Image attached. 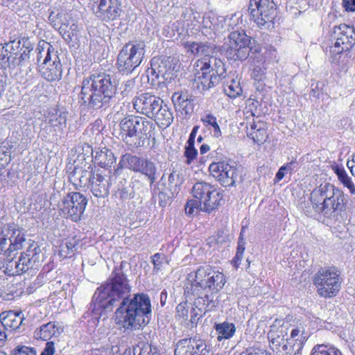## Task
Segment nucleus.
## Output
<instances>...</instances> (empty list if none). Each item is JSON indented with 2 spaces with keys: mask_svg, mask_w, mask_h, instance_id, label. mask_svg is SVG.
<instances>
[{
  "mask_svg": "<svg viewBox=\"0 0 355 355\" xmlns=\"http://www.w3.org/2000/svg\"><path fill=\"white\" fill-rule=\"evenodd\" d=\"M12 355H36V352L26 346L17 347L14 349Z\"/></svg>",
  "mask_w": 355,
  "mask_h": 355,
  "instance_id": "obj_52",
  "label": "nucleus"
},
{
  "mask_svg": "<svg viewBox=\"0 0 355 355\" xmlns=\"http://www.w3.org/2000/svg\"><path fill=\"white\" fill-rule=\"evenodd\" d=\"M21 51L19 53V57L12 60V68H15L17 66H25L26 62H28L30 53L33 50V45L29 38H21Z\"/></svg>",
  "mask_w": 355,
  "mask_h": 355,
  "instance_id": "obj_32",
  "label": "nucleus"
},
{
  "mask_svg": "<svg viewBox=\"0 0 355 355\" xmlns=\"http://www.w3.org/2000/svg\"><path fill=\"white\" fill-rule=\"evenodd\" d=\"M198 130H199V126L198 125H195L193 128V129L191 130V132L189 135V139H188L187 143H189L190 144H195V139H196V135H197V133L198 132Z\"/></svg>",
  "mask_w": 355,
  "mask_h": 355,
  "instance_id": "obj_57",
  "label": "nucleus"
},
{
  "mask_svg": "<svg viewBox=\"0 0 355 355\" xmlns=\"http://www.w3.org/2000/svg\"><path fill=\"white\" fill-rule=\"evenodd\" d=\"M287 328L284 327L282 320L276 319L270 326V330L268 333V337L270 342V346L273 351L284 352L288 355L291 350L289 338H285L287 336Z\"/></svg>",
  "mask_w": 355,
  "mask_h": 355,
  "instance_id": "obj_18",
  "label": "nucleus"
},
{
  "mask_svg": "<svg viewBox=\"0 0 355 355\" xmlns=\"http://www.w3.org/2000/svg\"><path fill=\"white\" fill-rule=\"evenodd\" d=\"M131 288L120 268H116L112 278L107 284L98 287L93 296V311L97 314L99 310L115 311L116 324L121 325L127 331L142 329L149 323L151 317V304L146 294H136L129 298Z\"/></svg>",
  "mask_w": 355,
  "mask_h": 355,
  "instance_id": "obj_1",
  "label": "nucleus"
},
{
  "mask_svg": "<svg viewBox=\"0 0 355 355\" xmlns=\"http://www.w3.org/2000/svg\"><path fill=\"white\" fill-rule=\"evenodd\" d=\"M11 228L12 223L5 224L0 228V253H3L8 257L11 256L10 239L14 234Z\"/></svg>",
  "mask_w": 355,
  "mask_h": 355,
  "instance_id": "obj_33",
  "label": "nucleus"
},
{
  "mask_svg": "<svg viewBox=\"0 0 355 355\" xmlns=\"http://www.w3.org/2000/svg\"><path fill=\"white\" fill-rule=\"evenodd\" d=\"M225 275L209 265L200 266L187 275L184 293L197 296L191 313V322L196 324L200 318L218 305L215 294L225 285Z\"/></svg>",
  "mask_w": 355,
  "mask_h": 355,
  "instance_id": "obj_2",
  "label": "nucleus"
},
{
  "mask_svg": "<svg viewBox=\"0 0 355 355\" xmlns=\"http://www.w3.org/2000/svg\"><path fill=\"white\" fill-rule=\"evenodd\" d=\"M343 5L346 11H355V0H343Z\"/></svg>",
  "mask_w": 355,
  "mask_h": 355,
  "instance_id": "obj_56",
  "label": "nucleus"
},
{
  "mask_svg": "<svg viewBox=\"0 0 355 355\" xmlns=\"http://www.w3.org/2000/svg\"><path fill=\"white\" fill-rule=\"evenodd\" d=\"M88 6L98 19L105 22L117 20L123 13L120 0H89Z\"/></svg>",
  "mask_w": 355,
  "mask_h": 355,
  "instance_id": "obj_12",
  "label": "nucleus"
},
{
  "mask_svg": "<svg viewBox=\"0 0 355 355\" xmlns=\"http://www.w3.org/2000/svg\"><path fill=\"white\" fill-rule=\"evenodd\" d=\"M297 4L298 5L297 8L300 12L305 11L309 6L308 0H298Z\"/></svg>",
  "mask_w": 355,
  "mask_h": 355,
  "instance_id": "obj_58",
  "label": "nucleus"
},
{
  "mask_svg": "<svg viewBox=\"0 0 355 355\" xmlns=\"http://www.w3.org/2000/svg\"><path fill=\"white\" fill-rule=\"evenodd\" d=\"M146 43L142 40L130 41L119 51L116 64L119 71L129 74L139 67L145 55Z\"/></svg>",
  "mask_w": 355,
  "mask_h": 355,
  "instance_id": "obj_9",
  "label": "nucleus"
},
{
  "mask_svg": "<svg viewBox=\"0 0 355 355\" xmlns=\"http://www.w3.org/2000/svg\"><path fill=\"white\" fill-rule=\"evenodd\" d=\"M311 355H341V353L332 345L321 344L313 347Z\"/></svg>",
  "mask_w": 355,
  "mask_h": 355,
  "instance_id": "obj_42",
  "label": "nucleus"
},
{
  "mask_svg": "<svg viewBox=\"0 0 355 355\" xmlns=\"http://www.w3.org/2000/svg\"><path fill=\"white\" fill-rule=\"evenodd\" d=\"M55 352L54 343L52 341L47 342L44 351L41 355H53Z\"/></svg>",
  "mask_w": 355,
  "mask_h": 355,
  "instance_id": "obj_55",
  "label": "nucleus"
},
{
  "mask_svg": "<svg viewBox=\"0 0 355 355\" xmlns=\"http://www.w3.org/2000/svg\"><path fill=\"white\" fill-rule=\"evenodd\" d=\"M216 330L218 334V340L229 339L233 336L236 328L234 324L223 322L216 325Z\"/></svg>",
  "mask_w": 355,
  "mask_h": 355,
  "instance_id": "obj_40",
  "label": "nucleus"
},
{
  "mask_svg": "<svg viewBox=\"0 0 355 355\" xmlns=\"http://www.w3.org/2000/svg\"><path fill=\"white\" fill-rule=\"evenodd\" d=\"M171 99L175 110L182 115H187L193 111L191 100L187 92H175Z\"/></svg>",
  "mask_w": 355,
  "mask_h": 355,
  "instance_id": "obj_29",
  "label": "nucleus"
},
{
  "mask_svg": "<svg viewBox=\"0 0 355 355\" xmlns=\"http://www.w3.org/2000/svg\"><path fill=\"white\" fill-rule=\"evenodd\" d=\"M209 170L211 175L224 187L234 186L241 176L239 168L234 162H213L209 165Z\"/></svg>",
  "mask_w": 355,
  "mask_h": 355,
  "instance_id": "obj_16",
  "label": "nucleus"
},
{
  "mask_svg": "<svg viewBox=\"0 0 355 355\" xmlns=\"http://www.w3.org/2000/svg\"><path fill=\"white\" fill-rule=\"evenodd\" d=\"M166 261V257L164 254L156 253L152 257V262L154 265V270H161L163 266V264Z\"/></svg>",
  "mask_w": 355,
  "mask_h": 355,
  "instance_id": "obj_51",
  "label": "nucleus"
},
{
  "mask_svg": "<svg viewBox=\"0 0 355 355\" xmlns=\"http://www.w3.org/2000/svg\"><path fill=\"white\" fill-rule=\"evenodd\" d=\"M195 199L188 200L185 212L193 215L199 211L209 213L216 209L222 200V196L215 186L205 182H196L192 188Z\"/></svg>",
  "mask_w": 355,
  "mask_h": 355,
  "instance_id": "obj_5",
  "label": "nucleus"
},
{
  "mask_svg": "<svg viewBox=\"0 0 355 355\" xmlns=\"http://www.w3.org/2000/svg\"><path fill=\"white\" fill-rule=\"evenodd\" d=\"M96 164L101 166L103 169H109L116 162V157L113 152L107 148H103L95 152L93 156Z\"/></svg>",
  "mask_w": 355,
  "mask_h": 355,
  "instance_id": "obj_31",
  "label": "nucleus"
},
{
  "mask_svg": "<svg viewBox=\"0 0 355 355\" xmlns=\"http://www.w3.org/2000/svg\"><path fill=\"white\" fill-rule=\"evenodd\" d=\"M248 10L252 19L259 27H270L276 15L273 0H250Z\"/></svg>",
  "mask_w": 355,
  "mask_h": 355,
  "instance_id": "obj_13",
  "label": "nucleus"
},
{
  "mask_svg": "<svg viewBox=\"0 0 355 355\" xmlns=\"http://www.w3.org/2000/svg\"><path fill=\"white\" fill-rule=\"evenodd\" d=\"M120 127L123 140L129 145L139 147L144 141L150 137L154 129L153 123L145 118L139 116H129L120 122Z\"/></svg>",
  "mask_w": 355,
  "mask_h": 355,
  "instance_id": "obj_6",
  "label": "nucleus"
},
{
  "mask_svg": "<svg viewBox=\"0 0 355 355\" xmlns=\"http://www.w3.org/2000/svg\"><path fill=\"white\" fill-rule=\"evenodd\" d=\"M243 252L236 251V256L234 259V264H235L236 267H238L239 265L241 263L240 261H241V259L243 258Z\"/></svg>",
  "mask_w": 355,
  "mask_h": 355,
  "instance_id": "obj_60",
  "label": "nucleus"
},
{
  "mask_svg": "<svg viewBox=\"0 0 355 355\" xmlns=\"http://www.w3.org/2000/svg\"><path fill=\"white\" fill-rule=\"evenodd\" d=\"M229 42L222 46L228 60H245L250 53L259 52L260 47L255 45L254 40L248 36L243 31H234L229 36Z\"/></svg>",
  "mask_w": 355,
  "mask_h": 355,
  "instance_id": "obj_8",
  "label": "nucleus"
},
{
  "mask_svg": "<svg viewBox=\"0 0 355 355\" xmlns=\"http://www.w3.org/2000/svg\"><path fill=\"white\" fill-rule=\"evenodd\" d=\"M134 109L137 113L154 120L159 127L166 128L173 121V116L162 99L151 92L137 95L132 100Z\"/></svg>",
  "mask_w": 355,
  "mask_h": 355,
  "instance_id": "obj_4",
  "label": "nucleus"
},
{
  "mask_svg": "<svg viewBox=\"0 0 355 355\" xmlns=\"http://www.w3.org/2000/svg\"><path fill=\"white\" fill-rule=\"evenodd\" d=\"M80 87L78 103L81 106L93 110L107 107L116 92L115 82L105 73H94L85 78Z\"/></svg>",
  "mask_w": 355,
  "mask_h": 355,
  "instance_id": "obj_3",
  "label": "nucleus"
},
{
  "mask_svg": "<svg viewBox=\"0 0 355 355\" xmlns=\"http://www.w3.org/2000/svg\"><path fill=\"white\" fill-rule=\"evenodd\" d=\"M209 150H210V147L207 144H202L200 147V154H202V155L207 153Z\"/></svg>",
  "mask_w": 355,
  "mask_h": 355,
  "instance_id": "obj_64",
  "label": "nucleus"
},
{
  "mask_svg": "<svg viewBox=\"0 0 355 355\" xmlns=\"http://www.w3.org/2000/svg\"><path fill=\"white\" fill-rule=\"evenodd\" d=\"M67 112L51 109L44 115V123L49 126L51 131L62 132L67 126Z\"/></svg>",
  "mask_w": 355,
  "mask_h": 355,
  "instance_id": "obj_24",
  "label": "nucleus"
},
{
  "mask_svg": "<svg viewBox=\"0 0 355 355\" xmlns=\"http://www.w3.org/2000/svg\"><path fill=\"white\" fill-rule=\"evenodd\" d=\"M295 162L292 161V162L288 163L287 164L282 166V170H285V171L291 172L294 169L293 165H295Z\"/></svg>",
  "mask_w": 355,
  "mask_h": 355,
  "instance_id": "obj_63",
  "label": "nucleus"
},
{
  "mask_svg": "<svg viewBox=\"0 0 355 355\" xmlns=\"http://www.w3.org/2000/svg\"><path fill=\"white\" fill-rule=\"evenodd\" d=\"M220 51V49L215 44L211 43H205L200 44L199 54L204 55L202 59H205L212 56L218 55Z\"/></svg>",
  "mask_w": 355,
  "mask_h": 355,
  "instance_id": "obj_43",
  "label": "nucleus"
},
{
  "mask_svg": "<svg viewBox=\"0 0 355 355\" xmlns=\"http://www.w3.org/2000/svg\"><path fill=\"white\" fill-rule=\"evenodd\" d=\"M6 76L4 74L3 70L0 69V98L2 97L3 94L6 89Z\"/></svg>",
  "mask_w": 355,
  "mask_h": 355,
  "instance_id": "obj_54",
  "label": "nucleus"
},
{
  "mask_svg": "<svg viewBox=\"0 0 355 355\" xmlns=\"http://www.w3.org/2000/svg\"><path fill=\"white\" fill-rule=\"evenodd\" d=\"M156 198L158 200V204L162 207H165L168 203L171 198L173 196V193L157 192L154 191Z\"/></svg>",
  "mask_w": 355,
  "mask_h": 355,
  "instance_id": "obj_49",
  "label": "nucleus"
},
{
  "mask_svg": "<svg viewBox=\"0 0 355 355\" xmlns=\"http://www.w3.org/2000/svg\"><path fill=\"white\" fill-rule=\"evenodd\" d=\"M178 60L172 57H154L151 60V67L147 70L148 80L152 81L155 79L159 83L164 81H170L174 73L178 71Z\"/></svg>",
  "mask_w": 355,
  "mask_h": 355,
  "instance_id": "obj_11",
  "label": "nucleus"
},
{
  "mask_svg": "<svg viewBox=\"0 0 355 355\" xmlns=\"http://www.w3.org/2000/svg\"><path fill=\"white\" fill-rule=\"evenodd\" d=\"M224 91L231 98H236L242 93L239 82L235 80H232L230 83H227L224 87Z\"/></svg>",
  "mask_w": 355,
  "mask_h": 355,
  "instance_id": "obj_44",
  "label": "nucleus"
},
{
  "mask_svg": "<svg viewBox=\"0 0 355 355\" xmlns=\"http://www.w3.org/2000/svg\"><path fill=\"white\" fill-rule=\"evenodd\" d=\"M200 44L193 42L189 45V50L191 51L192 53H200Z\"/></svg>",
  "mask_w": 355,
  "mask_h": 355,
  "instance_id": "obj_59",
  "label": "nucleus"
},
{
  "mask_svg": "<svg viewBox=\"0 0 355 355\" xmlns=\"http://www.w3.org/2000/svg\"><path fill=\"white\" fill-rule=\"evenodd\" d=\"M248 136L253 139L255 143H263L267 137L265 126L259 127V129L256 131H248Z\"/></svg>",
  "mask_w": 355,
  "mask_h": 355,
  "instance_id": "obj_46",
  "label": "nucleus"
},
{
  "mask_svg": "<svg viewBox=\"0 0 355 355\" xmlns=\"http://www.w3.org/2000/svg\"><path fill=\"white\" fill-rule=\"evenodd\" d=\"M144 157H138L130 153L123 155L119 163L121 168H128L134 172H137Z\"/></svg>",
  "mask_w": 355,
  "mask_h": 355,
  "instance_id": "obj_36",
  "label": "nucleus"
},
{
  "mask_svg": "<svg viewBox=\"0 0 355 355\" xmlns=\"http://www.w3.org/2000/svg\"><path fill=\"white\" fill-rule=\"evenodd\" d=\"M218 55L211 58L198 60L196 62L197 67H201L204 69H207L212 73L217 75L221 79L225 76L226 69L221 59L217 58Z\"/></svg>",
  "mask_w": 355,
  "mask_h": 355,
  "instance_id": "obj_28",
  "label": "nucleus"
},
{
  "mask_svg": "<svg viewBox=\"0 0 355 355\" xmlns=\"http://www.w3.org/2000/svg\"><path fill=\"white\" fill-rule=\"evenodd\" d=\"M21 38L15 40L6 44L5 46H0V60L3 63H8L10 68H12V60L19 57V53L21 51Z\"/></svg>",
  "mask_w": 355,
  "mask_h": 355,
  "instance_id": "obj_27",
  "label": "nucleus"
},
{
  "mask_svg": "<svg viewBox=\"0 0 355 355\" xmlns=\"http://www.w3.org/2000/svg\"><path fill=\"white\" fill-rule=\"evenodd\" d=\"M347 200L344 193L338 188L334 187L332 189L331 193L325 203L322 206V210L320 214L327 218L334 216L338 211H342L345 209Z\"/></svg>",
  "mask_w": 355,
  "mask_h": 355,
  "instance_id": "obj_19",
  "label": "nucleus"
},
{
  "mask_svg": "<svg viewBox=\"0 0 355 355\" xmlns=\"http://www.w3.org/2000/svg\"><path fill=\"white\" fill-rule=\"evenodd\" d=\"M139 355H160L156 348H152L149 345L143 347Z\"/></svg>",
  "mask_w": 355,
  "mask_h": 355,
  "instance_id": "obj_53",
  "label": "nucleus"
},
{
  "mask_svg": "<svg viewBox=\"0 0 355 355\" xmlns=\"http://www.w3.org/2000/svg\"><path fill=\"white\" fill-rule=\"evenodd\" d=\"M313 284L321 297H332L338 293L340 288L339 271L335 267L321 268L315 274Z\"/></svg>",
  "mask_w": 355,
  "mask_h": 355,
  "instance_id": "obj_10",
  "label": "nucleus"
},
{
  "mask_svg": "<svg viewBox=\"0 0 355 355\" xmlns=\"http://www.w3.org/2000/svg\"><path fill=\"white\" fill-rule=\"evenodd\" d=\"M137 173L145 175L153 185L157 179V167L155 164L148 159L143 158Z\"/></svg>",
  "mask_w": 355,
  "mask_h": 355,
  "instance_id": "obj_35",
  "label": "nucleus"
},
{
  "mask_svg": "<svg viewBox=\"0 0 355 355\" xmlns=\"http://www.w3.org/2000/svg\"><path fill=\"white\" fill-rule=\"evenodd\" d=\"M87 205V198L79 192H71L64 197L58 207L66 217L77 222L80 220Z\"/></svg>",
  "mask_w": 355,
  "mask_h": 355,
  "instance_id": "obj_14",
  "label": "nucleus"
},
{
  "mask_svg": "<svg viewBox=\"0 0 355 355\" xmlns=\"http://www.w3.org/2000/svg\"><path fill=\"white\" fill-rule=\"evenodd\" d=\"M12 232L14 233L10 239L11 254L15 251L22 249L26 241L24 232L17 225L12 223Z\"/></svg>",
  "mask_w": 355,
  "mask_h": 355,
  "instance_id": "obj_34",
  "label": "nucleus"
},
{
  "mask_svg": "<svg viewBox=\"0 0 355 355\" xmlns=\"http://www.w3.org/2000/svg\"><path fill=\"white\" fill-rule=\"evenodd\" d=\"M89 169H90V166H88V169L75 167L73 171L70 173V179L75 182L78 180L80 185H86L87 182L89 184L90 179L93 175L94 171Z\"/></svg>",
  "mask_w": 355,
  "mask_h": 355,
  "instance_id": "obj_37",
  "label": "nucleus"
},
{
  "mask_svg": "<svg viewBox=\"0 0 355 355\" xmlns=\"http://www.w3.org/2000/svg\"><path fill=\"white\" fill-rule=\"evenodd\" d=\"M37 62L39 71L42 76L49 82L59 80L62 77V70L58 51L48 42L39 43Z\"/></svg>",
  "mask_w": 355,
  "mask_h": 355,
  "instance_id": "obj_7",
  "label": "nucleus"
},
{
  "mask_svg": "<svg viewBox=\"0 0 355 355\" xmlns=\"http://www.w3.org/2000/svg\"><path fill=\"white\" fill-rule=\"evenodd\" d=\"M119 89L123 97H128L132 96L136 91L135 80L130 79L123 83Z\"/></svg>",
  "mask_w": 355,
  "mask_h": 355,
  "instance_id": "obj_45",
  "label": "nucleus"
},
{
  "mask_svg": "<svg viewBox=\"0 0 355 355\" xmlns=\"http://www.w3.org/2000/svg\"><path fill=\"white\" fill-rule=\"evenodd\" d=\"M154 191H156L157 192H166V193H173L172 191L171 185L167 186V181L165 178L164 175H162L161 179L159 180V182L157 183Z\"/></svg>",
  "mask_w": 355,
  "mask_h": 355,
  "instance_id": "obj_50",
  "label": "nucleus"
},
{
  "mask_svg": "<svg viewBox=\"0 0 355 355\" xmlns=\"http://www.w3.org/2000/svg\"><path fill=\"white\" fill-rule=\"evenodd\" d=\"M184 155L187 157V163L191 164L197 157L198 150L194 148V144L187 143Z\"/></svg>",
  "mask_w": 355,
  "mask_h": 355,
  "instance_id": "obj_48",
  "label": "nucleus"
},
{
  "mask_svg": "<svg viewBox=\"0 0 355 355\" xmlns=\"http://www.w3.org/2000/svg\"><path fill=\"white\" fill-rule=\"evenodd\" d=\"M204 351L209 352L205 341L195 337L180 340L177 343L174 355H198Z\"/></svg>",
  "mask_w": 355,
  "mask_h": 355,
  "instance_id": "obj_20",
  "label": "nucleus"
},
{
  "mask_svg": "<svg viewBox=\"0 0 355 355\" xmlns=\"http://www.w3.org/2000/svg\"><path fill=\"white\" fill-rule=\"evenodd\" d=\"M16 261H13L12 259L8 261L6 263V269L10 270V271H16Z\"/></svg>",
  "mask_w": 355,
  "mask_h": 355,
  "instance_id": "obj_61",
  "label": "nucleus"
},
{
  "mask_svg": "<svg viewBox=\"0 0 355 355\" xmlns=\"http://www.w3.org/2000/svg\"><path fill=\"white\" fill-rule=\"evenodd\" d=\"M200 121L209 130H211V128L213 129L211 132L213 137L218 138L222 135L220 126L217 122V119L214 114L210 112L205 113L201 116Z\"/></svg>",
  "mask_w": 355,
  "mask_h": 355,
  "instance_id": "obj_39",
  "label": "nucleus"
},
{
  "mask_svg": "<svg viewBox=\"0 0 355 355\" xmlns=\"http://www.w3.org/2000/svg\"><path fill=\"white\" fill-rule=\"evenodd\" d=\"M334 185L330 183L321 184L320 186L315 187L311 193V202L313 209L320 213L322 210V206L325 203L327 200L329 198L331 193L332 189L334 188Z\"/></svg>",
  "mask_w": 355,
  "mask_h": 355,
  "instance_id": "obj_25",
  "label": "nucleus"
},
{
  "mask_svg": "<svg viewBox=\"0 0 355 355\" xmlns=\"http://www.w3.org/2000/svg\"><path fill=\"white\" fill-rule=\"evenodd\" d=\"M332 37L336 40L330 47L331 54L339 55L349 51L355 44V28L347 24H340L334 28Z\"/></svg>",
  "mask_w": 355,
  "mask_h": 355,
  "instance_id": "obj_15",
  "label": "nucleus"
},
{
  "mask_svg": "<svg viewBox=\"0 0 355 355\" xmlns=\"http://www.w3.org/2000/svg\"><path fill=\"white\" fill-rule=\"evenodd\" d=\"M265 126V124L263 122L258 121V122H253L251 124L250 126V131H256L257 129H259V127Z\"/></svg>",
  "mask_w": 355,
  "mask_h": 355,
  "instance_id": "obj_62",
  "label": "nucleus"
},
{
  "mask_svg": "<svg viewBox=\"0 0 355 355\" xmlns=\"http://www.w3.org/2000/svg\"><path fill=\"white\" fill-rule=\"evenodd\" d=\"M332 168L337 175L340 182H341L345 187H347L352 193H355V186L352 182L351 178L347 175L344 168L336 165L334 166Z\"/></svg>",
  "mask_w": 355,
  "mask_h": 355,
  "instance_id": "obj_41",
  "label": "nucleus"
},
{
  "mask_svg": "<svg viewBox=\"0 0 355 355\" xmlns=\"http://www.w3.org/2000/svg\"><path fill=\"white\" fill-rule=\"evenodd\" d=\"M37 250V248L31 244L26 252L21 254L19 259L16 261V271H12V275L25 272L34 267L39 259Z\"/></svg>",
  "mask_w": 355,
  "mask_h": 355,
  "instance_id": "obj_23",
  "label": "nucleus"
},
{
  "mask_svg": "<svg viewBox=\"0 0 355 355\" xmlns=\"http://www.w3.org/2000/svg\"><path fill=\"white\" fill-rule=\"evenodd\" d=\"M176 318L181 322H186L189 318V307L187 302L180 303L176 307Z\"/></svg>",
  "mask_w": 355,
  "mask_h": 355,
  "instance_id": "obj_47",
  "label": "nucleus"
},
{
  "mask_svg": "<svg viewBox=\"0 0 355 355\" xmlns=\"http://www.w3.org/2000/svg\"><path fill=\"white\" fill-rule=\"evenodd\" d=\"M309 337V334L306 331V325L304 323L300 322L294 326L289 338L291 350L288 355L299 354Z\"/></svg>",
  "mask_w": 355,
  "mask_h": 355,
  "instance_id": "obj_21",
  "label": "nucleus"
},
{
  "mask_svg": "<svg viewBox=\"0 0 355 355\" xmlns=\"http://www.w3.org/2000/svg\"><path fill=\"white\" fill-rule=\"evenodd\" d=\"M63 331L64 328L60 322L52 321L37 328L34 332V336L36 339L49 340L52 338H58Z\"/></svg>",
  "mask_w": 355,
  "mask_h": 355,
  "instance_id": "obj_26",
  "label": "nucleus"
},
{
  "mask_svg": "<svg viewBox=\"0 0 355 355\" xmlns=\"http://www.w3.org/2000/svg\"><path fill=\"white\" fill-rule=\"evenodd\" d=\"M24 320V315L21 311H10L0 314L1 323L5 328L17 329L22 324Z\"/></svg>",
  "mask_w": 355,
  "mask_h": 355,
  "instance_id": "obj_30",
  "label": "nucleus"
},
{
  "mask_svg": "<svg viewBox=\"0 0 355 355\" xmlns=\"http://www.w3.org/2000/svg\"><path fill=\"white\" fill-rule=\"evenodd\" d=\"M12 148V142L8 140L0 143V175L11 160L10 154Z\"/></svg>",
  "mask_w": 355,
  "mask_h": 355,
  "instance_id": "obj_38",
  "label": "nucleus"
},
{
  "mask_svg": "<svg viewBox=\"0 0 355 355\" xmlns=\"http://www.w3.org/2000/svg\"><path fill=\"white\" fill-rule=\"evenodd\" d=\"M200 67V70L198 71L195 75L194 78V87L200 92L202 93L211 87H213L219 84L222 80L217 75L212 73L207 69Z\"/></svg>",
  "mask_w": 355,
  "mask_h": 355,
  "instance_id": "obj_22",
  "label": "nucleus"
},
{
  "mask_svg": "<svg viewBox=\"0 0 355 355\" xmlns=\"http://www.w3.org/2000/svg\"><path fill=\"white\" fill-rule=\"evenodd\" d=\"M114 173L110 169H98L94 171L90 179L89 188L92 193L96 198L107 197L110 189L115 182Z\"/></svg>",
  "mask_w": 355,
  "mask_h": 355,
  "instance_id": "obj_17",
  "label": "nucleus"
}]
</instances>
